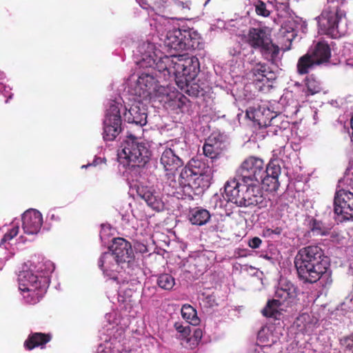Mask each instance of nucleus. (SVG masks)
<instances>
[{"mask_svg":"<svg viewBox=\"0 0 353 353\" xmlns=\"http://www.w3.org/2000/svg\"><path fill=\"white\" fill-rule=\"evenodd\" d=\"M294 265L300 280L305 283H314L327 273L330 262L323 250L319 245H312L298 251Z\"/></svg>","mask_w":353,"mask_h":353,"instance_id":"obj_1","label":"nucleus"},{"mask_svg":"<svg viewBox=\"0 0 353 353\" xmlns=\"http://www.w3.org/2000/svg\"><path fill=\"white\" fill-rule=\"evenodd\" d=\"M259 184V182L230 179L224 186L225 198L238 206H256L263 201Z\"/></svg>","mask_w":353,"mask_h":353,"instance_id":"obj_2","label":"nucleus"},{"mask_svg":"<svg viewBox=\"0 0 353 353\" xmlns=\"http://www.w3.org/2000/svg\"><path fill=\"white\" fill-rule=\"evenodd\" d=\"M121 148L118 159L125 167L143 168L150 159L151 152L146 143L132 134L126 137Z\"/></svg>","mask_w":353,"mask_h":353,"instance_id":"obj_3","label":"nucleus"},{"mask_svg":"<svg viewBox=\"0 0 353 353\" xmlns=\"http://www.w3.org/2000/svg\"><path fill=\"white\" fill-rule=\"evenodd\" d=\"M345 17L341 10V2L339 0H327L321 14L318 17V25L322 34L331 38H338L343 34L340 28V23Z\"/></svg>","mask_w":353,"mask_h":353,"instance_id":"obj_4","label":"nucleus"},{"mask_svg":"<svg viewBox=\"0 0 353 353\" xmlns=\"http://www.w3.org/2000/svg\"><path fill=\"white\" fill-rule=\"evenodd\" d=\"M246 42L252 48L258 50L261 56L271 63H276L279 59L280 48L273 43L271 34L266 28H250Z\"/></svg>","mask_w":353,"mask_h":353,"instance_id":"obj_5","label":"nucleus"},{"mask_svg":"<svg viewBox=\"0 0 353 353\" xmlns=\"http://www.w3.org/2000/svg\"><path fill=\"white\" fill-rule=\"evenodd\" d=\"M172 190H168V194L177 199L192 200L194 195H199L207 188V183L192 172L185 166L180 173L178 182L172 181Z\"/></svg>","mask_w":353,"mask_h":353,"instance_id":"obj_6","label":"nucleus"},{"mask_svg":"<svg viewBox=\"0 0 353 353\" xmlns=\"http://www.w3.org/2000/svg\"><path fill=\"white\" fill-rule=\"evenodd\" d=\"M174 79L177 85L181 89L187 88L186 92L190 95L197 96L199 90L196 88L189 89L190 83L195 79L200 71L199 59L195 57L178 55Z\"/></svg>","mask_w":353,"mask_h":353,"instance_id":"obj_7","label":"nucleus"},{"mask_svg":"<svg viewBox=\"0 0 353 353\" xmlns=\"http://www.w3.org/2000/svg\"><path fill=\"white\" fill-rule=\"evenodd\" d=\"M163 41L165 46L176 51L193 50L203 46L200 34L192 28L169 30Z\"/></svg>","mask_w":353,"mask_h":353,"instance_id":"obj_8","label":"nucleus"},{"mask_svg":"<svg viewBox=\"0 0 353 353\" xmlns=\"http://www.w3.org/2000/svg\"><path fill=\"white\" fill-rule=\"evenodd\" d=\"M186 145L184 141L173 140L168 142L163 148L160 157V164L165 171L174 173L184 164L183 157L185 152Z\"/></svg>","mask_w":353,"mask_h":353,"instance_id":"obj_9","label":"nucleus"},{"mask_svg":"<svg viewBox=\"0 0 353 353\" xmlns=\"http://www.w3.org/2000/svg\"><path fill=\"white\" fill-rule=\"evenodd\" d=\"M242 181L259 182L267 171V165L264 161L255 156L247 157L240 166Z\"/></svg>","mask_w":353,"mask_h":353,"instance_id":"obj_10","label":"nucleus"},{"mask_svg":"<svg viewBox=\"0 0 353 353\" xmlns=\"http://www.w3.org/2000/svg\"><path fill=\"white\" fill-rule=\"evenodd\" d=\"M121 122L119 105L111 104L103 121V137L105 141L115 139L121 132Z\"/></svg>","mask_w":353,"mask_h":353,"instance_id":"obj_11","label":"nucleus"},{"mask_svg":"<svg viewBox=\"0 0 353 353\" xmlns=\"http://www.w3.org/2000/svg\"><path fill=\"white\" fill-rule=\"evenodd\" d=\"M334 212L340 221L353 220V193L343 189L337 191L334 199Z\"/></svg>","mask_w":353,"mask_h":353,"instance_id":"obj_12","label":"nucleus"},{"mask_svg":"<svg viewBox=\"0 0 353 353\" xmlns=\"http://www.w3.org/2000/svg\"><path fill=\"white\" fill-rule=\"evenodd\" d=\"M226 137L220 132H213L205 139L203 145V154L210 159L216 160L223 157L228 150Z\"/></svg>","mask_w":353,"mask_h":353,"instance_id":"obj_13","label":"nucleus"},{"mask_svg":"<svg viewBox=\"0 0 353 353\" xmlns=\"http://www.w3.org/2000/svg\"><path fill=\"white\" fill-rule=\"evenodd\" d=\"M157 81L155 78L149 74L142 73L131 89V93L137 98L148 100L151 98V95L157 91Z\"/></svg>","mask_w":353,"mask_h":353,"instance_id":"obj_14","label":"nucleus"},{"mask_svg":"<svg viewBox=\"0 0 353 353\" xmlns=\"http://www.w3.org/2000/svg\"><path fill=\"white\" fill-rule=\"evenodd\" d=\"M124 264L128 263L118 261L112 254L109 253H103L98 261V265L103 271V274L118 284L121 283L119 274L123 268Z\"/></svg>","mask_w":353,"mask_h":353,"instance_id":"obj_15","label":"nucleus"},{"mask_svg":"<svg viewBox=\"0 0 353 353\" xmlns=\"http://www.w3.org/2000/svg\"><path fill=\"white\" fill-rule=\"evenodd\" d=\"M110 251L105 253L112 254L119 262L129 263L134 257L130 243L123 238H115L109 248Z\"/></svg>","mask_w":353,"mask_h":353,"instance_id":"obj_16","label":"nucleus"},{"mask_svg":"<svg viewBox=\"0 0 353 353\" xmlns=\"http://www.w3.org/2000/svg\"><path fill=\"white\" fill-rule=\"evenodd\" d=\"M134 101L129 109H125L123 116L125 120L128 123H134L142 127L147 123L148 117L146 108L143 103V99L136 97Z\"/></svg>","mask_w":353,"mask_h":353,"instance_id":"obj_17","label":"nucleus"},{"mask_svg":"<svg viewBox=\"0 0 353 353\" xmlns=\"http://www.w3.org/2000/svg\"><path fill=\"white\" fill-rule=\"evenodd\" d=\"M281 169L277 160H271L267 164V171L265 175L260 180L266 191L276 192L279 186V176L281 174Z\"/></svg>","mask_w":353,"mask_h":353,"instance_id":"obj_18","label":"nucleus"},{"mask_svg":"<svg viewBox=\"0 0 353 353\" xmlns=\"http://www.w3.org/2000/svg\"><path fill=\"white\" fill-rule=\"evenodd\" d=\"M43 224L42 214L37 210L26 211L22 216V228L28 234H37Z\"/></svg>","mask_w":353,"mask_h":353,"instance_id":"obj_19","label":"nucleus"},{"mask_svg":"<svg viewBox=\"0 0 353 353\" xmlns=\"http://www.w3.org/2000/svg\"><path fill=\"white\" fill-rule=\"evenodd\" d=\"M137 195L144 200L147 205L156 211H161L164 208V203L157 192L152 188L145 185H138Z\"/></svg>","mask_w":353,"mask_h":353,"instance_id":"obj_20","label":"nucleus"},{"mask_svg":"<svg viewBox=\"0 0 353 353\" xmlns=\"http://www.w3.org/2000/svg\"><path fill=\"white\" fill-rule=\"evenodd\" d=\"M190 169L199 179H202L206 182L207 188L209 186L210 178L211 175V168L201 160L192 159L185 165Z\"/></svg>","mask_w":353,"mask_h":353,"instance_id":"obj_21","label":"nucleus"},{"mask_svg":"<svg viewBox=\"0 0 353 353\" xmlns=\"http://www.w3.org/2000/svg\"><path fill=\"white\" fill-rule=\"evenodd\" d=\"M52 338L50 333L32 332L24 341L23 346L26 350L30 351L36 347L43 349L46 345L49 343Z\"/></svg>","mask_w":353,"mask_h":353,"instance_id":"obj_22","label":"nucleus"},{"mask_svg":"<svg viewBox=\"0 0 353 353\" xmlns=\"http://www.w3.org/2000/svg\"><path fill=\"white\" fill-rule=\"evenodd\" d=\"M309 52L319 65L329 62L331 58V48L324 40L318 41L314 48Z\"/></svg>","mask_w":353,"mask_h":353,"instance_id":"obj_23","label":"nucleus"},{"mask_svg":"<svg viewBox=\"0 0 353 353\" xmlns=\"http://www.w3.org/2000/svg\"><path fill=\"white\" fill-rule=\"evenodd\" d=\"M178 55L164 56L156 63L157 70L163 73L164 77L172 75L174 77Z\"/></svg>","mask_w":353,"mask_h":353,"instance_id":"obj_24","label":"nucleus"},{"mask_svg":"<svg viewBox=\"0 0 353 353\" xmlns=\"http://www.w3.org/2000/svg\"><path fill=\"white\" fill-rule=\"evenodd\" d=\"M42 278L39 279L31 271H23L19 274V288L21 291L34 287H46L41 284Z\"/></svg>","mask_w":353,"mask_h":353,"instance_id":"obj_25","label":"nucleus"},{"mask_svg":"<svg viewBox=\"0 0 353 353\" xmlns=\"http://www.w3.org/2000/svg\"><path fill=\"white\" fill-rule=\"evenodd\" d=\"M296 296V290L292 283H286L278 288L274 299L280 305L285 302H290Z\"/></svg>","mask_w":353,"mask_h":353,"instance_id":"obj_26","label":"nucleus"},{"mask_svg":"<svg viewBox=\"0 0 353 353\" xmlns=\"http://www.w3.org/2000/svg\"><path fill=\"white\" fill-rule=\"evenodd\" d=\"M162 6L163 12L170 15L169 17L172 19L176 18V14L190 9L186 3L179 0H164Z\"/></svg>","mask_w":353,"mask_h":353,"instance_id":"obj_27","label":"nucleus"},{"mask_svg":"<svg viewBox=\"0 0 353 353\" xmlns=\"http://www.w3.org/2000/svg\"><path fill=\"white\" fill-rule=\"evenodd\" d=\"M316 65H319L317 64V61L311 55L310 52H307L298 59L296 64L297 73L300 75L307 74Z\"/></svg>","mask_w":353,"mask_h":353,"instance_id":"obj_28","label":"nucleus"},{"mask_svg":"<svg viewBox=\"0 0 353 353\" xmlns=\"http://www.w3.org/2000/svg\"><path fill=\"white\" fill-rule=\"evenodd\" d=\"M21 292L27 303L35 305L43 298L46 292V287H34Z\"/></svg>","mask_w":353,"mask_h":353,"instance_id":"obj_29","label":"nucleus"},{"mask_svg":"<svg viewBox=\"0 0 353 353\" xmlns=\"http://www.w3.org/2000/svg\"><path fill=\"white\" fill-rule=\"evenodd\" d=\"M210 219V214L208 210L196 208L190 211L189 220L193 225H203L208 223Z\"/></svg>","mask_w":353,"mask_h":353,"instance_id":"obj_30","label":"nucleus"},{"mask_svg":"<svg viewBox=\"0 0 353 353\" xmlns=\"http://www.w3.org/2000/svg\"><path fill=\"white\" fill-rule=\"evenodd\" d=\"M182 317L187 323L192 325H197L200 323V319L197 316L196 310L189 304H184L181 310Z\"/></svg>","mask_w":353,"mask_h":353,"instance_id":"obj_31","label":"nucleus"},{"mask_svg":"<svg viewBox=\"0 0 353 353\" xmlns=\"http://www.w3.org/2000/svg\"><path fill=\"white\" fill-rule=\"evenodd\" d=\"M308 228L314 234L325 236L329 234L330 228L321 221L312 217L310 219Z\"/></svg>","mask_w":353,"mask_h":353,"instance_id":"obj_32","label":"nucleus"},{"mask_svg":"<svg viewBox=\"0 0 353 353\" xmlns=\"http://www.w3.org/2000/svg\"><path fill=\"white\" fill-rule=\"evenodd\" d=\"M280 305L274 300H269L265 307L262 310V314L265 317L279 319L281 313L278 310Z\"/></svg>","mask_w":353,"mask_h":353,"instance_id":"obj_33","label":"nucleus"},{"mask_svg":"<svg viewBox=\"0 0 353 353\" xmlns=\"http://www.w3.org/2000/svg\"><path fill=\"white\" fill-rule=\"evenodd\" d=\"M305 83L310 95H314L321 91V82L314 74L307 76L305 79Z\"/></svg>","mask_w":353,"mask_h":353,"instance_id":"obj_34","label":"nucleus"},{"mask_svg":"<svg viewBox=\"0 0 353 353\" xmlns=\"http://www.w3.org/2000/svg\"><path fill=\"white\" fill-rule=\"evenodd\" d=\"M157 285L163 290H170L175 285V279L170 274H161L157 279Z\"/></svg>","mask_w":353,"mask_h":353,"instance_id":"obj_35","label":"nucleus"},{"mask_svg":"<svg viewBox=\"0 0 353 353\" xmlns=\"http://www.w3.org/2000/svg\"><path fill=\"white\" fill-rule=\"evenodd\" d=\"M174 327L179 334V338L181 339H187L191 333L190 327L189 325H183L181 322H176Z\"/></svg>","mask_w":353,"mask_h":353,"instance_id":"obj_36","label":"nucleus"},{"mask_svg":"<svg viewBox=\"0 0 353 353\" xmlns=\"http://www.w3.org/2000/svg\"><path fill=\"white\" fill-rule=\"evenodd\" d=\"M154 44L149 42H143L141 46H139V52L142 54L143 60L148 57H152V53L154 52Z\"/></svg>","mask_w":353,"mask_h":353,"instance_id":"obj_37","label":"nucleus"},{"mask_svg":"<svg viewBox=\"0 0 353 353\" xmlns=\"http://www.w3.org/2000/svg\"><path fill=\"white\" fill-rule=\"evenodd\" d=\"M254 76L256 77V80L262 81L264 77H266L267 68L265 64H258L252 70Z\"/></svg>","mask_w":353,"mask_h":353,"instance_id":"obj_38","label":"nucleus"},{"mask_svg":"<svg viewBox=\"0 0 353 353\" xmlns=\"http://www.w3.org/2000/svg\"><path fill=\"white\" fill-rule=\"evenodd\" d=\"M255 12L257 15L263 17H268L270 14V12L267 9L265 3L261 0H258L255 5Z\"/></svg>","mask_w":353,"mask_h":353,"instance_id":"obj_39","label":"nucleus"},{"mask_svg":"<svg viewBox=\"0 0 353 353\" xmlns=\"http://www.w3.org/2000/svg\"><path fill=\"white\" fill-rule=\"evenodd\" d=\"M19 231V226L16 225L12 227V228H11L8 232H7L4 234L3 237L1 239V243L12 240L14 236H16L18 234Z\"/></svg>","mask_w":353,"mask_h":353,"instance_id":"obj_40","label":"nucleus"},{"mask_svg":"<svg viewBox=\"0 0 353 353\" xmlns=\"http://www.w3.org/2000/svg\"><path fill=\"white\" fill-rule=\"evenodd\" d=\"M260 114L261 111L259 110H256L254 108L250 107L246 110V116L248 117V118L252 121H259V124L261 125V123L260 122V120L259 119Z\"/></svg>","mask_w":353,"mask_h":353,"instance_id":"obj_41","label":"nucleus"},{"mask_svg":"<svg viewBox=\"0 0 353 353\" xmlns=\"http://www.w3.org/2000/svg\"><path fill=\"white\" fill-rule=\"evenodd\" d=\"M310 316L307 313H303L299 315L296 319L298 326L301 327L302 324V326L306 328L307 323L310 320Z\"/></svg>","mask_w":353,"mask_h":353,"instance_id":"obj_42","label":"nucleus"},{"mask_svg":"<svg viewBox=\"0 0 353 353\" xmlns=\"http://www.w3.org/2000/svg\"><path fill=\"white\" fill-rule=\"evenodd\" d=\"M343 345L347 350L353 353V333L344 338Z\"/></svg>","mask_w":353,"mask_h":353,"instance_id":"obj_43","label":"nucleus"},{"mask_svg":"<svg viewBox=\"0 0 353 353\" xmlns=\"http://www.w3.org/2000/svg\"><path fill=\"white\" fill-rule=\"evenodd\" d=\"M282 228L276 227L274 229L267 228L264 230L265 235L270 236L272 234L280 235L282 232Z\"/></svg>","mask_w":353,"mask_h":353,"instance_id":"obj_44","label":"nucleus"},{"mask_svg":"<svg viewBox=\"0 0 353 353\" xmlns=\"http://www.w3.org/2000/svg\"><path fill=\"white\" fill-rule=\"evenodd\" d=\"M262 241L259 237H254L249 241L248 245L250 248L256 249L260 247Z\"/></svg>","mask_w":353,"mask_h":353,"instance_id":"obj_45","label":"nucleus"},{"mask_svg":"<svg viewBox=\"0 0 353 353\" xmlns=\"http://www.w3.org/2000/svg\"><path fill=\"white\" fill-rule=\"evenodd\" d=\"M172 176L174 178L173 173L170 172V174H169V176H168V181L165 183H166L165 188H166L168 192V190H171L173 188L174 183H173L172 181H174L175 179H171Z\"/></svg>","mask_w":353,"mask_h":353,"instance_id":"obj_46","label":"nucleus"},{"mask_svg":"<svg viewBox=\"0 0 353 353\" xmlns=\"http://www.w3.org/2000/svg\"><path fill=\"white\" fill-rule=\"evenodd\" d=\"M106 164V159L105 158L96 157L92 163V165L97 166L98 165Z\"/></svg>","mask_w":353,"mask_h":353,"instance_id":"obj_47","label":"nucleus"},{"mask_svg":"<svg viewBox=\"0 0 353 353\" xmlns=\"http://www.w3.org/2000/svg\"><path fill=\"white\" fill-rule=\"evenodd\" d=\"M136 250L141 253H145L148 252L146 245L142 243H138L136 246Z\"/></svg>","mask_w":353,"mask_h":353,"instance_id":"obj_48","label":"nucleus"},{"mask_svg":"<svg viewBox=\"0 0 353 353\" xmlns=\"http://www.w3.org/2000/svg\"><path fill=\"white\" fill-rule=\"evenodd\" d=\"M194 336L197 340H201L202 338V330L199 328H196L194 331Z\"/></svg>","mask_w":353,"mask_h":353,"instance_id":"obj_49","label":"nucleus"},{"mask_svg":"<svg viewBox=\"0 0 353 353\" xmlns=\"http://www.w3.org/2000/svg\"><path fill=\"white\" fill-rule=\"evenodd\" d=\"M90 165H82V168H87L88 166H89Z\"/></svg>","mask_w":353,"mask_h":353,"instance_id":"obj_50","label":"nucleus"},{"mask_svg":"<svg viewBox=\"0 0 353 353\" xmlns=\"http://www.w3.org/2000/svg\"><path fill=\"white\" fill-rule=\"evenodd\" d=\"M2 88V85H1V83H0V90Z\"/></svg>","mask_w":353,"mask_h":353,"instance_id":"obj_51","label":"nucleus"},{"mask_svg":"<svg viewBox=\"0 0 353 353\" xmlns=\"http://www.w3.org/2000/svg\"><path fill=\"white\" fill-rule=\"evenodd\" d=\"M121 353H129V352L127 351H125L124 352H121Z\"/></svg>","mask_w":353,"mask_h":353,"instance_id":"obj_52","label":"nucleus"}]
</instances>
